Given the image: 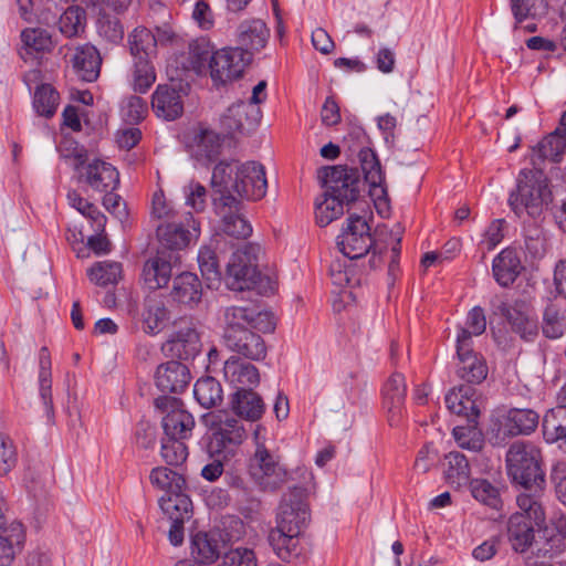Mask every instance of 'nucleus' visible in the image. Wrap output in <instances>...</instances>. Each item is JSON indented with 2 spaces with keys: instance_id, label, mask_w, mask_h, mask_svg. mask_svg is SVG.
I'll use <instances>...</instances> for the list:
<instances>
[{
  "instance_id": "40",
  "label": "nucleus",
  "mask_w": 566,
  "mask_h": 566,
  "mask_svg": "<svg viewBox=\"0 0 566 566\" xmlns=\"http://www.w3.org/2000/svg\"><path fill=\"white\" fill-rule=\"evenodd\" d=\"M444 478L453 486L461 488L470 482V463L464 454L452 451L444 457Z\"/></svg>"
},
{
  "instance_id": "15",
  "label": "nucleus",
  "mask_w": 566,
  "mask_h": 566,
  "mask_svg": "<svg viewBox=\"0 0 566 566\" xmlns=\"http://www.w3.org/2000/svg\"><path fill=\"white\" fill-rule=\"evenodd\" d=\"M457 355L459 364L458 376L469 384H480L488 376V366L484 359L472 349V342L463 334L457 339Z\"/></svg>"
},
{
  "instance_id": "25",
  "label": "nucleus",
  "mask_w": 566,
  "mask_h": 566,
  "mask_svg": "<svg viewBox=\"0 0 566 566\" xmlns=\"http://www.w3.org/2000/svg\"><path fill=\"white\" fill-rule=\"evenodd\" d=\"M242 202L237 205H214L217 213L221 217V230L229 237L247 239L252 233V227L242 213Z\"/></svg>"
},
{
  "instance_id": "53",
  "label": "nucleus",
  "mask_w": 566,
  "mask_h": 566,
  "mask_svg": "<svg viewBox=\"0 0 566 566\" xmlns=\"http://www.w3.org/2000/svg\"><path fill=\"white\" fill-rule=\"evenodd\" d=\"M59 93L49 84L36 87L33 96L35 112L44 117H52L59 105Z\"/></svg>"
},
{
  "instance_id": "10",
  "label": "nucleus",
  "mask_w": 566,
  "mask_h": 566,
  "mask_svg": "<svg viewBox=\"0 0 566 566\" xmlns=\"http://www.w3.org/2000/svg\"><path fill=\"white\" fill-rule=\"evenodd\" d=\"M211 426L213 433L209 444L210 451L224 453V458L232 453L245 438L241 421L226 412L213 415Z\"/></svg>"
},
{
  "instance_id": "19",
  "label": "nucleus",
  "mask_w": 566,
  "mask_h": 566,
  "mask_svg": "<svg viewBox=\"0 0 566 566\" xmlns=\"http://www.w3.org/2000/svg\"><path fill=\"white\" fill-rule=\"evenodd\" d=\"M545 521V512L541 521L531 516L528 511L517 512L509 520L507 536L515 552H525L534 541V525L541 526Z\"/></svg>"
},
{
  "instance_id": "20",
  "label": "nucleus",
  "mask_w": 566,
  "mask_h": 566,
  "mask_svg": "<svg viewBox=\"0 0 566 566\" xmlns=\"http://www.w3.org/2000/svg\"><path fill=\"white\" fill-rule=\"evenodd\" d=\"M259 106L253 103L240 102L231 105L222 118V124L229 133H249L261 120Z\"/></svg>"
},
{
  "instance_id": "37",
  "label": "nucleus",
  "mask_w": 566,
  "mask_h": 566,
  "mask_svg": "<svg viewBox=\"0 0 566 566\" xmlns=\"http://www.w3.org/2000/svg\"><path fill=\"white\" fill-rule=\"evenodd\" d=\"M493 275L501 286L511 285L521 273V261L515 251L505 249L493 260Z\"/></svg>"
},
{
  "instance_id": "28",
  "label": "nucleus",
  "mask_w": 566,
  "mask_h": 566,
  "mask_svg": "<svg viewBox=\"0 0 566 566\" xmlns=\"http://www.w3.org/2000/svg\"><path fill=\"white\" fill-rule=\"evenodd\" d=\"M538 415L531 409H510L500 420V427L504 434L516 437L530 434L538 424Z\"/></svg>"
},
{
  "instance_id": "54",
  "label": "nucleus",
  "mask_w": 566,
  "mask_h": 566,
  "mask_svg": "<svg viewBox=\"0 0 566 566\" xmlns=\"http://www.w3.org/2000/svg\"><path fill=\"white\" fill-rule=\"evenodd\" d=\"M511 11L516 23L526 19H537L547 12L546 0H511Z\"/></svg>"
},
{
  "instance_id": "38",
  "label": "nucleus",
  "mask_w": 566,
  "mask_h": 566,
  "mask_svg": "<svg viewBox=\"0 0 566 566\" xmlns=\"http://www.w3.org/2000/svg\"><path fill=\"white\" fill-rule=\"evenodd\" d=\"M358 158L365 181L369 185L373 195L385 193L382 186L385 176L375 151L368 147L361 148L358 153Z\"/></svg>"
},
{
  "instance_id": "50",
  "label": "nucleus",
  "mask_w": 566,
  "mask_h": 566,
  "mask_svg": "<svg viewBox=\"0 0 566 566\" xmlns=\"http://www.w3.org/2000/svg\"><path fill=\"white\" fill-rule=\"evenodd\" d=\"M191 554L201 564H211L220 555L218 542L206 533H198L192 537Z\"/></svg>"
},
{
  "instance_id": "35",
  "label": "nucleus",
  "mask_w": 566,
  "mask_h": 566,
  "mask_svg": "<svg viewBox=\"0 0 566 566\" xmlns=\"http://www.w3.org/2000/svg\"><path fill=\"white\" fill-rule=\"evenodd\" d=\"M102 57L93 45L78 48L73 56V66L77 75L85 82H94L101 71Z\"/></svg>"
},
{
  "instance_id": "36",
  "label": "nucleus",
  "mask_w": 566,
  "mask_h": 566,
  "mask_svg": "<svg viewBox=\"0 0 566 566\" xmlns=\"http://www.w3.org/2000/svg\"><path fill=\"white\" fill-rule=\"evenodd\" d=\"M52 361L51 355L46 347H42L39 352V395L43 402L49 420L53 419L54 408L52 399Z\"/></svg>"
},
{
  "instance_id": "48",
  "label": "nucleus",
  "mask_w": 566,
  "mask_h": 566,
  "mask_svg": "<svg viewBox=\"0 0 566 566\" xmlns=\"http://www.w3.org/2000/svg\"><path fill=\"white\" fill-rule=\"evenodd\" d=\"M566 329L565 312L556 304H548L543 313L542 331L547 338L556 339Z\"/></svg>"
},
{
  "instance_id": "34",
  "label": "nucleus",
  "mask_w": 566,
  "mask_h": 566,
  "mask_svg": "<svg viewBox=\"0 0 566 566\" xmlns=\"http://www.w3.org/2000/svg\"><path fill=\"white\" fill-rule=\"evenodd\" d=\"M202 296L201 283L197 275L185 272L174 279L171 297L174 301L192 306L198 304Z\"/></svg>"
},
{
  "instance_id": "43",
  "label": "nucleus",
  "mask_w": 566,
  "mask_h": 566,
  "mask_svg": "<svg viewBox=\"0 0 566 566\" xmlns=\"http://www.w3.org/2000/svg\"><path fill=\"white\" fill-rule=\"evenodd\" d=\"M128 46L132 57L153 59L157 52V40L145 27H137L128 35Z\"/></svg>"
},
{
  "instance_id": "8",
  "label": "nucleus",
  "mask_w": 566,
  "mask_h": 566,
  "mask_svg": "<svg viewBox=\"0 0 566 566\" xmlns=\"http://www.w3.org/2000/svg\"><path fill=\"white\" fill-rule=\"evenodd\" d=\"M240 163L238 160H221L218 163L211 177V189L213 205L229 206L237 205L239 199V174Z\"/></svg>"
},
{
  "instance_id": "21",
  "label": "nucleus",
  "mask_w": 566,
  "mask_h": 566,
  "mask_svg": "<svg viewBox=\"0 0 566 566\" xmlns=\"http://www.w3.org/2000/svg\"><path fill=\"white\" fill-rule=\"evenodd\" d=\"M500 310L515 333L525 340L534 339L537 335V324L524 301H515L512 304L503 303Z\"/></svg>"
},
{
  "instance_id": "56",
  "label": "nucleus",
  "mask_w": 566,
  "mask_h": 566,
  "mask_svg": "<svg viewBox=\"0 0 566 566\" xmlns=\"http://www.w3.org/2000/svg\"><path fill=\"white\" fill-rule=\"evenodd\" d=\"M453 437L458 446L470 451H479L484 444L482 432L476 427V420L468 426H457Z\"/></svg>"
},
{
  "instance_id": "49",
  "label": "nucleus",
  "mask_w": 566,
  "mask_h": 566,
  "mask_svg": "<svg viewBox=\"0 0 566 566\" xmlns=\"http://www.w3.org/2000/svg\"><path fill=\"white\" fill-rule=\"evenodd\" d=\"M198 263L208 287L217 289L221 282V272L216 252L209 247L201 248L198 254Z\"/></svg>"
},
{
  "instance_id": "42",
  "label": "nucleus",
  "mask_w": 566,
  "mask_h": 566,
  "mask_svg": "<svg viewBox=\"0 0 566 566\" xmlns=\"http://www.w3.org/2000/svg\"><path fill=\"white\" fill-rule=\"evenodd\" d=\"M159 506L171 522H185L190 517L192 503L188 495L181 491L161 496Z\"/></svg>"
},
{
  "instance_id": "9",
  "label": "nucleus",
  "mask_w": 566,
  "mask_h": 566,
  "mask_svg": "<svg viewBox=\"0 0 566 566\" xmlns=\"http://www.w3.org/2000/svg\"><path fill=\"white\" fill-rule=\"evenodd\" d=\"M200 347V337L195 323L189 319H180L175 323L174 331L161 345V352L166 357L187 360L196 357Z\"/></svg>"
},
{
  "instance_id": "39",
  "label": "nucleus",
  "mask_w": 566,
  "mask_h": 566,
  "mask_svg": "<svg viewBox=\"0 0 566 566\" xmlns=\"http://www.w3.org/2000/svg\"><path fill=\"white\" fill-rule=\"evenodd\" d=\"M24 541V528L20 522L12 521L0 532V566H9L15 557L17 549Z\"/></svg>"
},
{
  "instance_id": "47",
  "label": "nucleus",
  "mask_w": 566,
  "mask_h": 566,
  "mask_svg": "<svg viewBox=\"0 0 566 566\" xmlns=\"http://www.w3.org/2000/svg\"><path fill=\"white\" fill-rule=\"evenodd\" d=\"M193 394L197 401L207 409L217 406L223 399L222 387L212 377L198 379L195 384Z\"/></svg>"
},
{
  "instance_id": "52",
  "label": "nucleus",
  "mask_w": 566,
  "mask_h": 566,
  "mask_svg": "<svg viewBox=\"0 0 566 566\" xmlns=\"http://www.w3.org/2000/svg\"><path fill=\"white\" fill-rule=\"evenodd\" d=\"M254 482L265 492H274L286 483L289 473L286 469L280 463L272 464L270 468H265L260 473H254L251 476Z\"/></svg>"
},
{
  "instance_id": "51",
  "label": "nucleus",
  "mask_w": 566,
  "mask_h": 566,
  "mask_svg": "<svg viewBox=\"0 0 566 566\" xmlns=\"http://www.w3.org/2000/svg\"><path fill=\"white\" fill-rule=\"evenodd\" d=\"M86 12L78 6L69 7L60 17V31L67 38L80 35L85 29Z\"/></svg>"
},
{
  "instance_id": "5",
  "label": "nucleus",
  "mask_w": 566,
  "mask_h": 566,
  "mask_svg": "<svg viewBox=\"0 0 566 566\" xmlns=\"http://www.w3.org/2000/svg\"><path fill=\"white\" fill-rule=\"evenodd\" d=\"M259 252L258 245L245 244L232 253L224 279L230 290H250L256 284L260 276L256 265Z\"/></svg>"
},
{
  "instance_id": "32",
  "label": "nucleus",
  "mask_w": 566,
  "mask_h": 566,
  "mask_svg": "<svg viewBox=\"0 0 566 566\" xmlns=\"http://www.w3.org/2000/svg\"><path fill=\"white\" fill-rule=\"evenodd\" d=\"M474 389L469 385H462L452 389L446 396V403L448 409L459 416H465L469 422H474L478 419L480 410L472 398Z\"/></svg>"
},
{
  "instance_id": "30",
  "label": "nucleus",
  "mask_w": 566,
  "mask_h": 566,
  "mask_svg": "<svg viewBox=\"0 0 566 566\" xmlns=\"http://www.w3.org/2000/svg\"><path fill=\"white\" fill-rule=\"evenodd\" d=\"M171 254L158 252L144 264L143 277L150 290L161 289L167 285L171 277Z\"/></svg>"
},
{
  "instance_id": "14",
  "label": "nucleus",
  "mask_w": 566,
  "mask_h": 566,
  "mask_svg": "<svg viewBox=\"0 0 566 566\" xmlns=\"http://www.w3.org/2000/svg\"><path fill=\"white\" fill-rule=\"evenodd\" d=\"M165 406V416L161 419L164 436L176 439H188L195 428V419L190 412L182 408L180 401L174 398H158L156 406Z\"/></svg>"
},
{
  "instance_id": "16",
  "label": "nucleus",
  "mask_w": 566,
  "mask_h": 566,
  "mask_svg": "<svg viewBox=\"0 0 566 566\" xmlns=\"http://www.w3.org/2000/svg\"><path fill=\"white\" fill-rule=\"evenodd\" d=\"M239 174V199L260 200L266 195L268 180L265 168L256 161L240 164Z\"/></svg>"
},
{
  "instance_id": "18",
  "label": "nucleus",
  "mask_w": 566,
  "mask_h": 566,
  "mask_svg": "<svg viewBox=\"0 0 566 566\" xmlns=\"http://www.w3.org/2000/svg\"><path fill=\"white\" fill-rule=\"evenodd\" d=\"M407 392L405 377L394 373L382 387L384 408L390 427H398L402 419L403 403Z\"/></svg>"
},
{
  "instance_id": "24",
  "label": "nucleus",
  "mask_w": 566,
  "mask_h": 566,
  "mask_svg": "<svg viewBox=\"0 0 566 566\" xmlns=\"http://www.w3.org/2000/svg\"><path fill=\"white\" fill-rule=\"evenodd\" d=\"M83 169L82 177L96 191H113L119 182L118 171L106 161L96 159L87 166H83Z\"/></svg>"
},
{
  "instance_id": "1",
  "label": "nucleus",
  "mask_w": 566,
  "mask_h": 566,
  "mask_svg": "<svg viewBox=\"0 0 566 566\" xmlns=\"http://www.w3.org/2000/svg\"><path fill=\"white\" fill-rule=\"evenodd\" d=\"M310 522L311 510L306 490L289 488L279 503L275 527L268 534V543L280 559L291 562L301 555V536Z\"/></svg>"
},
{
  "instance_id": "7",
  "label": "nucleus",
  "mask_w": 566,
  "mask_h": 566,
  "mask_svg": "<svg viewBox=\"0 0 566 566\" xmlns=\"http://www.w3.org/2000/svg\"><path fill=\"white\" fill-rule=\"evenodd\" d=\"M336 244L339 251L350 260L360 259L370 252L375 241L367 221L359 216H350Z\"/></svg>"
},
{
  "instance_id": "6",
  "label": "nucleus",
  "mask_w": 566,
  "mask_h": 566,
  "mask_svg": "<svg viewBox=\"0 0 566 566\" xmlns=\"http://www.w3.org/2000/svg\"><path fill=\"white\" fill-rule=\"evenodd\" d=\"M223 339L245 329L272 332L275 328L273 315L269 312L256 311L250 306H228L223 310Z\"/></svg>"
},
{
  "instance_id": "59",
  "label": "nucleus",
  "mask_w": 566,
  "mask_h": 566,
  "mask_svg": "<svg viewBox=\"0 0 566 566\" xmlns=\"http://www.w3.org/2000/svg\"><path fill=\"white\" fill-rule=\"evenodd\" d=\"M212 48L208 40L200 38L189 43V61L191 67L197 72H202L207 63L211 61Z\"/></svg>"
},
{
  "instance_id": "55",
  "label": "nucleus",
  "mask_w": 566,
  "mask_h": 566,
  "mask_svg": "<svg viewBox=\"0 0 566 566\" xmlns=\"http://www.w3.org/2000/svg\"><path fill=\"white\" fill-rule=\"evenodd\" d=\"M185 440L176 439V437H163L160 455L167 464L178 467L187 460L188 448Z\"/></svg>"
},
{
  "instance_id": "17",
  "label": "nucleus",
  "mask_w": 566,
  "mask_h": 566,
  "mask_svg": "<svg viewBox=\"0 0 566 566\" xmlns=\"http://www.w3.org/2000/svg\"><path fill=\"white\" fill-rule=\"evenodd\" d=\"M270 39V29L261 19H249L242 21L235 32L238 49L252 57L256 52L265 48Z\"/></svg>"
},
{
  "instance_id": "44",
  "label": "nucleus",
  "mask_w": 566,
  "mask_h": 566,
  "mask_svg": "<svg viewBox=\"0 0 566 566\" xmlns=\"http://www.w3.org/2000/svg\"><path fill=\"white\" fill-rule=\"evenodd\" d=\"M153 59L133 57L132 85L135 92L146 93L156 81Z\"/></svg>"
},
{
  "instance_id": "23",
  "label": "nucleus",
  "mask_w": 566,
  "mask_h": 566,
  "mask_svg": "<svg viewBox=\"0 0 566 566\" xmlns=\"http://www.w3.org/2000/svg\"><path fill=\"white\" fill-rule=\"evenodd\" d=\"M223 377L237 390L253 388L260 382L258 368L235 356H231L224 361Z\"/></svg>"
},
{
  "instance_id": "11",
  "label": "nucleus",
  "mask_w": 566,
  "mask_h": 566,
  "mask_svg": "<svg viewBox=\"0 0 566 566\" xmlns=\"http://www.w3.org/2000/svg\"><path fill=\"white\" fill-rule=\"evenodd\" d=\"M222 143V136L205 124L193 126L185 136L187 150L201 165H208L219 157Z\"/></svg>"
},
{
  "instance_id": "29",
  "label": "nucleus",
  "mask_w": 566,
  "mask_h": 566,
  "mask_svg": "<svg viewBox=\"0 0 566 566\" xmlns=\"http://www.w3.org/2000/svg\"><path fill=\"white\" fill-rule=\"evenodd\" d=\"M169 319V311L161 296L150 294L145 297L142 311L143 329L147 334H157Z\"/></svg>"
},
{
  "instance_id": "2",
  "label": "nucleus",
  "mask_w": 566,
  "mask_h": 566,
  "mask_svg": "<svg viewBox=\"0 0 566 566\" xmlns=\"http://www.w3.org/2000/svg\"><path fill=\"white\" fill-rule=\"evenodd\" d=\"M506 472L513 483L525 489L516 497L520 510L528 511L531 516L543 518L541 497L545 489V473L542 469L541 449L532 442L515 441L506 452Z\"/></svg>"
},
{
  "instance_id": "45",
  "label": "nucleus",
  "mask_w": 566,
  "mask_h": 566,
  "mask_svg": "<svg viewBox=\"0 0 566 566\" xmlns=\"http://www.w3.org/2000/svg\"><path fill=\"white\" fill-rule=\"evenodd\" d=\"M87 276L98 286L114 285L122 277V264L115 261L96 262L87 270Z\"/></svg>"
},
{
  "instance_id": "3",
  "label": "nucleus",
  "mask_w": 566,
  "mask_h": 566,
  "mask_svg": "<svg viewBox=\"0 0 566 566\" xmlns=\"http://www.w3.org/2000/svg\"><path fill=\"white\" fill-rule=\"evenodd\" d=\"M325 191L323 200L316 201L315 217L321 227H326L344 213V206L359 196V175L346 166L324 167L319 171Z\"/></svg>"
},
{
  "instance_id": "60",
  "label": "nucleus",
  "mask_w": 566,
  "mask_h": 566,
  "mask_svg": "<svg viewBox=\"0 0 566 566\" xmlns=\"http://www.w3.org/2000/svg\"><path fill=\"white\" fill-rule=\"evenodd\" d=\"M60 156L72 160L73 168L80 170L87 160V153L83 146H80L73 138L64 137L57 146Z\"/></svg>"
},
{
  "instance_id": "64",
  "label": "nucleus",
  "mask_w": 566,
  "mask_h": 566,
  "mask_svg": "<svg viewBox=\"0 0 566 566\" xmlns=\"http://www.w3.org/2000/svg\"><path fill=\"white\" fill-rule=\"evenodd\" d=\"M224 566H256V557L252 549L237 547L223 556Z\"/></svg>"
},
{
  "instance_id": "12",
  "label": "nucleus",
  "mask_w": 566,
  "mask_h": 566,
  "mask_svg": "<svg viewBox=\"0 0 566 566\" xmlns=\"http://www.w3.org/2000/svg\"><path fill=\"white\" fill-rule=\"evenodd\" d=\"M199 234V222L193 219L190 212L185 216H178L157 227V237L160 243L171 250L186 248Z\"/></svg>"
},
{
  "instance_id": "61",
  "label": "nucleus",
  "mask_w": 566,
  "mask_h": 566,
  "mask_svg": "<svg viewBox=\"0 0 566 566\" xmlns=\"http://www.w3.org/2000/svg\"><path fill=\"white\" fill-rule=\"evenodd\" d=\"M98 34L111 44H119L124 39V28L117 18L102 15L98 20Z\"/></svg>"
},
{
  "instance_id": "57",
  "label": "nucleus",
  "mask_w": 566,
  "mask_h": 566,
  "mask_svg": "<svg viewBox=\"0 0 566 566\" xmlns=\"http://www.w3.org/2000/svg\"><path fill=\"white\" fill-rule=\"evenodd\" d=\"M472 496L492 509L499 507L501 503L500 493L496 486L485 479H473L469 482Z\"/></svg>"
},
{
  "instance_id": "26",
  "label": "nucleus",
  "mask_w": 566,
  "mask_h": 566,
  "mask_svg": "<svg viewBox=\"0 0 566 566\" xmlns=\"http://www.w3.org/2000/svg\"><path fill=\"white\" fill-rule=\"evenodd\" d=\"M228 349L251 360H261L266 356L263 338L252 329H245L223 339Z\"/></svg>"
},
{
  "instance_id": "4",
  "label": "nucleus",
  "mask_w": 566,
  "mask_h": 566,
  "mask_svg": "<svg viewBox=\"0 0 566 566\" xmlns=\"http://www.w3.org/2000/svg\"><path fill=\"white\" fill-rule=\"evenodd\" d=\"M552 202L548 180L541 170H522L516 190L511 192L509 205L513 212L522 218L527 214L538 218Z\"/></svg>"
},
{
  "instance_id": "22",
  "label": "nucleus",
  "mask_w": 566,
  "mask_h": 566,
  "mask_svg": "<svg viewBox=\"0 0 566 566\" xmlns=\"http://www.w3.org/2000/svg\"><path fill=\"white\" fill-rule=\"evenodd\" d=\"M190 378V373L187 366L176 360H170L159 365L155 374L156 386L163 392L178 394L184 391L187 388Z\"/></svg>"
},
{
  "instance_id": "27",
  "label": "nucleus",
  "mask_w": 566,
  "mask_h": 566,
  "mask_svg": "<svg viewBox=\"0 0 566 566\" xmlns=\"http://www.w3.org/2000/svg\"><path fill=\"white\" fill-rule=\"evenodd\" d=\"M151 107L158 117L167 120L178 118L184 112L181 96L168 85H158L153 94Z\"/></svg>"
},
{
  "instance_id": "58",
  "label": "nucleus",
  "mask_w": 566,
  "mask_h": 566,
  "mask_svg": "<svg viewBox=\"0 0 566 566\" xmlns=\"http://www.w3.org/2000/svg\"><path fill=\"white\" fill-rule=\"evenodd\" d=\"M21 40L30 52H46L53 48L51 34L41 28H28L22 31Z\"/></svg>"
},
{
  "instance_id": "63",
  "label": "nucleus",
  "mask_w": 566,
  "mask_h": 566,
  "mask_svg": "<svg viewBox=\"0 0 566 566\" xmlns=\"http://www.w3.org/2000/svg\"><path fill=\"white\" fill-rule=\"evenodd\" d=\"M123 117L129 123H138L147 114V105L142 97L129 96L122 105Z\"/></svg>"
},
{
  "instance_id": "13",
  "label": "nucleus",
  "mask_w": 566,
  "mask_h": 566,
  "mask_svg": "<svg viewBox=\"0 0 566 566\" xmlns=\"http://www.w3.org/2000/svg\"><path fill=\"white\" fill-rule=\"evenodd\" d=\"M248 63H250V56L241 49L224 48L212 54L208 66L213 82L226 84L239 78Z\"/></svg>"
},
{
  "instance_id": "46",
  "label": "nucleus",
  "mask_w": 566,
  "mask_h": 566,
  "mask_svg": "<svg viewBox=\"0 0 566 566\" xmlns=\"http://www.w3.org/2000/svg\"><path fill=\"white\" fill-rule=\"evenodd\" d=\"M149 481L154 488L168 494L181 491L186 484L181 474L166 467L154 468Z\"/></svg>"
},
{
  "instance_id": "41",
  "label": "nucleus",
  "mask_w": 566,
  "mask_h": 566,
  "mask_svg": "<svg viewBox=\"0 0 566 566\" xmlns=\"http://www.w3.org/2000/svg\"><path fill=\"white\" fill-rule=\"evenodd\" d=\"M565 148L566 137L562 136L559 132L554 130L533 148L531 160L534 166L539 165L545 159L559 161Z\"/></svg>"
},
{
  "instance_id": "62",
  "label": "nucleus",
  "mask_w": 566,
  "mask_h": 566,
  "mask_svg": "<svg viewBox=\"0 0 566 566\" xmlns=\"http://www.w3.org/2000/svg\"><path fill=\"white\" fill-rule=\"evenodd\" d=\"M486 328V321L484 312L481 307H473L467 318V328H461L457 336V339H460L463 334L468 335L469 339L472 342V336H479L484 333Z\"/></svg>"
},
{
  "instance_id": "33",
  "label": "nucleus",
  "mask_w": 566,
  "mask_h": 566,
  "mask_svg": "<svg viewBox=\"0 0 566 566\" xmlns=\"http://www.w3.org/2000/svg\"><path fill=\"white\" fill-rule=\"evenodd\" d=\"M543 436L548 443H558L566 452V407L558 406L548 410L543 418Z\"/></svg>"
},
{
  "instance_id": "31",
  "label": "nucleus",
  "mask_w": 566,
  "mask_h": 566,
  "mask_svg": "<svg viewBox=\"0 0 566 566\" xmlns=\"http://www.w3.org/2000/svg\"><path fill=\"white\" fill-rule=\"evenodd\" d=\"M231 406L235 415L250 421L259 420L265 410L262 397L253 388L235 390Z\"/></svg>"
}]
</instances>
